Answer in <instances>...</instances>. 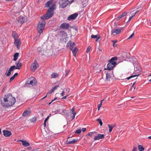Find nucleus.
Returning <instances> with one entry per match:
<instances>
[{
    "label": "nucleus",
    "mask_w": 151,
    "mask_h": 151,
    "mask_svg": "<svg viewBox=\"0 0 151 151\" xmlns=\"http://www.w3.org/2000/svg\"><path fill=\"white\" fill-rule=\"evenodd\" d=\"M138 148L139 151H143L144 150V148L142 146L140 145H139L138 146Z\"/></svg>",
    "instance_id": "27"
},
{
    "label": "nucleus",
    "mask_w": 151,
    "mask_h": 151,
    "mask_svg": "<svg viewBox=\"0 0 151 151\" xmlns=\"http://www.w3.org/2000/svg\"><path fill=\"white\" fill-rule=\"evenodd\" d=\"M82 129L83 132H85L86 130V128H82Z\"/></svg>",
    "instance_id": "49"
},
{
    "label": "nucleus",
    "mask_w": 151,
    "mask_h": 151,
    "mask_svg": "<svg viewBox=\"0 0 151 151\" xmlns=\"http://www.w3.org/2000/svg\"><path fill=\"white\" fill-rule=\"evenodd\" d=\"M117 58L116 57H112L109 61V63L107 64V69L111 70L115 67L116 64L115 60H117Z\"/></svg>",
    "instance_id": "5"
},
{
    "label": "nucleus",
    "mask_w": 151,
    "mask_h": 151,
    "mask_svg": "<svg viewBox=\"0 0 151 151\" xmlns=\"http://www.w3.org/2000/svg\"><path fill=\"white\" fill-rule=\"evenodd\" d=\"M31 112V111L30 110H27L23 113L22 115L23 116L27 117L30 115Z\"/></svg>",
    "instance_id": "17"
},
{
    "label": "nucleus",
    "mask_w": 151,
    "mask_h": 151,
    "mask_svg": "<svg viewBox=\"0 0 151 151\" xmlns=\"http://www.w3.org/2000/svg\"><path fill=\"white\" fill-rule=\"evenodd\" d=\"M19 53H16L14 55V60L15 61H16L17 59L18 56H19Z\"/></svg>",
    "instance_id": "26"
},
{
    "label": "nucleus",
    "mask_w": 151,
    "mask_h": 151,
    "mask_svg": "<svg viewBox=\"0 0 151 151\" xmlns=\"http://www.w3.org/2000/svg\"><path fill=\"white\" fill-rule=\"evenodd\" d=\"M37 120V118L36 117H33L32 119V122L33 123L35 122Z\"/></svg>",
    "instance_id": "37"
},
{
    "label": "nucleus",
    "mask_w": 151,
    "mask_h": 151,
    "mask_svg": "<svg viewBox=\"0 0 151 151\" xmlns=\"http://www.w3.org/2000/svg\"><path fill=\"white\" fill-rule=\"evenodd\" d=\"M58 74L55 73H53L51 75V78H56L58 77Z\"/></svg>",
    "instance_id": "28"
},
{
    "label": "nucleus",
    "mask_w": 151,
    "mask_h": 151,
    "mask_svg": "<svg viewBox=\"0 0 151 151\" xmlns=\"http://www.w3.org/2000/svg\"><path fill=\"white\" fill-rule=\"evenodd\" d=\"M22 143L23 146L25 147L29 146V143L26 140H19Z\"/></svg>",
    "instance_id": "18"
},
{
    "label": "nucleus",
    "mask_w": 151,
    "mask_h": 151,
    "mask_svg": "<svg viewBox=\"0 0 151 151\" xmlns=\"http://www.w3.org/2000/svg\"><path fill=\"white\" fill-rule=\"evenodd\" d=\"M111 78V76H110V74L109 73H107L106 75V81H109L110 80V79Z\"/></svg>",
    "instance_id": "25"
},
{
    "label": "nucleus",
    "mask_w": 151,
    "mask_h": 151,
    "mask_svg": "<svg viewBox=\"0 0 151 151\" xmlns=\"http://www.w3.org/2000/svg\"><path fill=\"white\" fill-rule=\"evenodd\" d=\"M98 48L100 51H101V50L100 49V48L98 47Z\"/></svg>",
    "instance_id": "57"
},
{
    "label": "nucleus",
    "mask_w": 151,
    "mask_h": 151,
    "mask_svg": "<svg viewBox=\"0 0 151 151\" xmlns=\"http://www.w3.org/2000/svg\"><path fill=\"white\" fill-rule=\"evenodd\" d=\"M104 135L103 134H99L97 136H95L94 137L95 140H99L100 139H102L104 137Z\"/></svg>",
    "instance_id": "16"
},
{
    "label": "nucleus",
    "mask_w": 151,
    "mask_h": 151,
    "mask_svg": "<svg viewBox=\"0 0 151 151\" xmlns=\"http://www.w3.org/2000/svg\"><path fill=\"white\" fill-rule=\"evenodd\" d=\"M108 125L109 127V132H110L112 131L113 128L115 126V125L114 124L109 125L108 124Z\"/></svg>",
    "instance_id": "22"
},
{
    "label": "nucleus",
    "mask_w": 151,
    "mask_h": 151,
    "mask_svg": "<svg viewBox=\"0 0 151 151\" xmlns=\"http://www.w3.org/2000/svg\"><path fill=\"white\" fill-rule=\"evenodd\" d=\"M148 138L149 139H151V136L149 137Z\"/></svg>",
    "instance_id": "56"
},
{
    "label": "nucleus",
    "mask_w": 151,
    "mask_h": 151,
    "mask_svg": "<svg viewBox=\"0 0 151 151\" xmlns=\"http://www.w3.org/2000/svg\"><path fill=\"white\" fill-rule=\"evenodd\" d=\"M68 96L67 95L66 96H65L64 97H63L62 98V99H66V98H67V96Z\"/></svg>",
    "instance_id": "53"
},
{
    "label": "nucleus",
    "mask_w": 151,
    "mask_h": 151,
    "mask_svg": "<svg viewBox=\"0 0 151 151\" xmlns=\"http://www.w3.org/2000/svg\"><path fill=\"white\" fill-rule=\"evenodd\" d=\"M135 15V14H134L133 15H132V16L130 17L129 19V20H128V21H130L131 20V19L132 18V17L134 16Z\"/></svg>",
    "instance_id": "48"
},
{
    "label": "nucleus",
    "mask_w": 151,
    "mask_h": 151,
    "mask_svg": "<svg viewBox=\"0 0 151 151\" xmlns=\"http://www.w3.org/2000/svg\"><path fill=\"white\" fill-rule=\"evenodd\" d=\"M91 37L92 38H96V41H98V40L100 38V37L99 35L98 36H97V35H91Z\"/></svg>",
    "instance_id": "23"
},
{
    "label": "nucleus",
    "mask_w": 151,
    "mask_h": 151,
    "mask_svg": "<svg viewBox=\"0 0 151 151\" xmlns=\"http://www.w3.org/2000/svg\"><path fill=\"white\" fill-rule=\"evenodd\" d=\"M49 116H48L45 119V120L44 121V127H46V122L47 121V120H48V119H49Z\"/></svg>",
    "instance_id": "29"
},
{
    "label": "nucleus",
    "mask_w": 151,
    "mask_h": 151,
    "mask_svg": "<svg viewBox=\"0 0 151 151\" xmlns=\"http://www.w3.org/2000/svg\"><path fill=\"white\" fill-rule=\"evenodd\" d=\"M78 16V14L75 13L69 16L68 18V20H72L75 19Z\"/></svg>",
    "instance_id": "12"
},
{
    "label": "nucleus",
    "mask_w": 151,
    "mask_h": 151,
    "mask_svg": "<svg viewBox=\"0 0 151 151\" xmlns=\"http://www.w3.org/2000/svg\"><path fill=\"white\" fill-rule=\"evenodd\" d=\"M149 76H151V74H150L149 75Z\"/></svg>",
    "instance_id": "63"
},
{
    "label": "nucleus",
    "mask_w": 151,
    "mask_h": 151,
    "mask_svg": "<svg viewBox=\"0 0 151 151\" xmlns=\"http://www.w3.org/2000/svg\"><path fill=\"white\" fill-rule=\"evenodd\" d=\"M39 67L38 63H37V61L35 60L34 62L31 65V69L32 71H35V70Z\"/></svg>",
    "instance_id": "6"
},
{
    "label": "nucleus",
    "mask_w": 151,
    "mask_h": 151,
    "mask_svg": "<svg viewBox=\"0 0 151 151\" xmlns=\"http://www.w3.org/2000/svg\"><path fill=\"white\" fill-rule=\"evenodd\" d=\"M121 32V30L120 29H113L111 30V32L112 34L115 33L116 35L119 34Z\"/></svg>",
    "instance_id": "19"
},
{
    "label": "nucleus",
    "mask_w": 151,
    "mask_h": 151,
    "mask_svg": "<svg viewBox=\"0 0 151 151\" xmlns=\"http://www.w3.org/2000/svg\"><path fill=\"white\" fill-rule=\"evenodd\" d=\"M134 97H135V96H133V97H131V98L133 99V98H134Z\"/></svg>",
    "instance_id": "61"
},
{
    "label": "nucleus",
    "mask_w": 151,
    "mask_h": 151,
    "mask_svg": "<svg viewBox=\"0 0 151 151\" xmlns=\"http://www.w3.org/2000/svg\"><path fill=\"white\" fill-rule=\"evenodd\" d=\"M54 92L53 90H52V89L51 90H50V91H49V92L47 93V95L49 94L50 93H52V92Z\"/></svg>",
    "instance_id": "44"
},
{
    "label": "nucleus",
    "mask_w": 151,
    "mask_h": 151,
    "mask_svg": "<svg viewBox=\"0 0 151 151\" xmlns=\"http://www.w3.org/2000/svg\"><path fill=\"white\" fill-rule=\"evenodd\" d=\"M96 133V132H90L88 133V135L92 137V135L95 133Z\"/></svg>",
    "instance_id": "38"
},
{
    "label": "nucleus",
    "mask_w": 151,
    "mask_h": 151,
    "mask_svg": "<svg viewBox=\"0 0 151 151\" xmlns=\"http://www.w3.org/2000/svg\"><path fill=\"white\" fill-rule=\"evenodd\" d=\"M138 9H139V10H137L134 14H135L137 13L138 12H141L142 11V7H141L140 8H138Z\"/></svg>",
    "instance_id": "33"
},
{
    "label": "nucleus",
    "mask_w": 151,
    "mask_h": 151,
    "mask_svg": "<svg viewBox=\"0 0 151 151\" xmlns=\"http://www.w3.org/2000/svg\"><path fill=\"white\" fill-rule=\"evenodd\" d=\"M51 4V2L50 1H49L45 4V6L46 7H48L50 6Z\"/></svg>",
    "instance_id": "30"
},
{
    "label": "nucleus",
    "mask_w": 151,
    "mask_h": 151,
    "mask_svg": "<svg viewBox=\"0 0 151 151\" xmlns=\"http://www.w3.org/2000/svg\"><path fill=\"white\" fill-rule=\"evenodd\" d=\"M112 41L114 44H115V43H116L117 42V40H113Z\"/></svg>",
    "instance_id": "50"
},
{
    "label": "nucleus",
    "mask_w": 151,
    "mask_h": 151,
    "mask_svg": "<svg viewBox=\"0 0 151 151\" xmlns=\"http://www.w3.org/2000/svg\"><path fill=\"white\" fill-rule=\"evenodd\" d=\"M45 21L43 19H42L39 21L37 25V29L40 34H41L43 32L45 29Z\"/></svg>",
    "instance_id": "4"
},
{
    "label": "nucleus",
    "mask_w": 151,
    "mask_h": 151,
    "mask_svg": "<svg viewBox=\"0 0 151 151\" xmlns=\"http://www.w3.org/2000/svg\"><path fill=\"white\" fill-rule=\"evenodd\" d=\"M2 132L4 136L6 137H9L12 134L11 132L8 130H3Z\"/></svg>",
    "instance_id": "14"
},
{
    "label": "nucleus",
    "mask_w": 151,
    "mask_h": 151,
    "mask_svg": "<svg viewBox=\"0 0 151 151\" xmlns=\"http://www.w3.org/2000/svg\"><path fill=\"white\" fill-rule=\"evenodd\" d=\"M127 14V12H124L121 15L123 17L125 16Z\"/></svg>",
    "instance_id": "42"
},
{
    "label": "nucleus",
    "mask_w": 151,
    "mask_h": 151,
    "mask_svg": "<svg viewBox=\"0 0 151 151\" xmlns=\"http://www.w3.org/2000/svg\"><path fill=\"white\" fill-rule=\"evenodd\" d=\"M16 66L13 65L11 66L9 69H7L5 74L6 76H9L11 74V72L14 69H16Z\"/></svg>",
    "instance_id": "9"
},
{
    "label": "nucleus",
    "mask_w": 151,
    "mask_h": 151,
    "mask_svg": "<svg viewBox=\"0 0 151 151\" xmlns=\"http://www.w3.org/2000/svg\"><path fill=\"white\" fill-rule=\"evenodd\" d=\"M134 33H133L127 39H130L132 38L134 36Z\"/></svg>",
    "instance_id": "41"
},
{
    "label": "nucleus",
    "mask_w": 151,
    "mask_h": 151,
    "mask_svg": "<svg viewBox=\"0 0 151 151\" xmlns=\"http://www.w3.org/2000/svg\"><path fill=\"white\" fill-rule=\"evenodd\" d=\"M12 36L14 39L15 40L19 39V36L14 31L12 32Z\"/></svg>",
    "instance_id": "20"
},
{
    "label": "nucleus",
    "mask_w": 151,
    "mask_h": 151,
    "mask_svg": "<svg viewBox=\"0 0 151 151\" xmlns=\"http://www.w3.org/2000/svg\"><path fill=\"white\" fill-rule=\"evenodd\" d=\"M59 3L62 8H64L68 4V0H60Z\"/></svg>",
    "instance_id": "7"
},
{
    "label": "nucleus",
    "mask_w": 151,
    "mask_h": 151,
    "mask_svg": "<svg viewBox=\"0 0 151 151\" xmlns=\"http://www.w3.org/2000/svg\"><path fill=\"white\" fill-rule=\"evenodd\" d=\"M68 73H69V71H67L66 73V75H67L68 74Z\"/></svg>",
    "instance_id": "55"
},
{
    "label": "nucleus",
    "mask_w": 151,
    "mask_h": 151,
    "mask_svg": "<svg viewBox=\"0 0 151 151\" xmlns=\"http://www.w3.org/2000/svg\"><path fill=\"white\" fill-rule=\"evenodd\" d=\"M44 52V51L41 50H38V53L40 55H43Z\"/></svg>",
    "instance_id": "35"
},
{
    "label": "nucleus",
    "mask_w": 151,
    "mask_h": 151,
    "mask_svg": "<svg viewBox=\"0 0 151 151\" xmlns=\"http://www.w3.org/2000/svg\"><path fill=\"white\" fill-rule=\"evenodd\" d=\"M16 21L19 23H23L26 21V20L25 17L21 16L17 19Z\"/></svg>",
    "instance_id": "10"
},
{
    "label": "nucleus",
    "mask_w": 151,
    "mask_h": 151,
    "mask_svg": "<svg viewBox=\"0 0 151 151\" xmlns=\"http://www.w3.org/2000/svg\"><path fill=\"white\" fill-rule=\"evenodd\" d=\"M47 95H46V96L45 97H43V99H44V98H46V97H47Z\"/></svg>",
    "instance_id": "60"
},
{
    "label": "nucleus",
    "mask_w": 151,
    "mask_h": 151,
    "mask_svg": "<svg viewBox=\"0 0 151 151\" xmlns=\"http://www.w3.org/2000/svg\"><path fill=\"white\" fill-rule=\"evenodd\" d=\"M75 109L73 107L71 110H70V112H71V115H72V114H74V113H76L75 112Z\"/></svg>",
    "instance_id": "32"
},
{
    "label": "nucleus",
    "mask_w": 151,
    "mask_h": 151,
    "mask_svg": "<svg viewBox=\"0 0 151 151\" xmlns=\"http://www.w3.org/2000/svg\"><path fill=\"white\" fill-rule=\"evenodd\" d=\"M60 32L61 33H62V32L63 33V32H64V31H61Z\"/></svg>",
    "instance_id": "59"
},
{
    "label": "nucleus",
    "mask_w": 151,
    "mask_h": 151,
    "mask_svg": "<svg viewBox=\"0 0 151 151\" xmlns=\"http://www.w3.org/2000/svg\"><path fill=\"white\" fill-rule=\"evenodd\" d=\"M137 148L136 147L134 146L132 151H137Z\"/></svg>",
    "instance_id": "47"
},
{
    "label": "nucleus",
    "mask_w": 151,
    "mask_h": 151,
    "mask_svg": "<svg viewBox=\"0 0 151 151\" xmlns=\"http://www.w3.org/2000/svg\"><path fill=\"white\" fill-rule=\"evenodd\" d=\"M149 81L150 82H151V79H150L149 80Z\"/></svg>",
    "instance_id": "62"
},
{
    "label": "nucleus",
    "mask_w": 151,
    "mask_h": 151,
    "mask_svg": "<svg viewBox=\"0 0 151 151\" xmlns=\"http://www.w3.org/2000/svg\"><path fill=\"white\" fill-rule=\"evenodd\" d=\"M59 86H54V88H52V89L53 90V91H54L55 89H57V88L59 87Z\"/></svg>",
    "instance_id": "46"
},
{
    "label": "nucleus",
    "mask_w": 151,
    "mask_h": 151,
    "mask_svg": "<svg viewBox=\"0 0 151 151\" xmlns=\"http://www.w3.org/2000/svg\"><path fill=\"white\" fill-rule=\"evenodd\" d=\"M69 24L68 23H64L61 24L60 26V28L62 29H67L69 27Z\"/></svg>",
    "instance_id": "11"
},
{
    "label": "nucleus",
    "mask_w": 151,
    "mask_h": 151,
    "mask_svg": "<svg viewBox=\"0 0 151 151\" xmlns=\"http://www.w3.org/2000/svg\"><path fill=\"white\" fill-rule=\"evenodd\" d=\"M76 114V113H74V114H72V115H71L70 117L72 118V119H74L75 117V116Z\"/></svg>",
    "instance_id": "39"
},
{
    "label": "nucleus",
    "mask_w": 151,
    "mask_h": 151,
    "mask_svg": "<svg viewBox=\"0 0 151 151\" xmlns=\"http://www.w3.org/2000/svg\"><path fill=\"white\" fill-rule=\"evenodd\" d=\"M55 4H52L48 9L45 14L41 17V19H47L50 18L53 15V11L55 9Z\"/></svg>",
    "instance_id": "2"
},
{
    "label": "nucleus",
    "mask_w": 151,
    "mask_h": 151,
    "mask_svg": "<svg viewBox=\"0 0 151 151\" xmlns=\"http://www.w3.org/2000/svg\"><path fill=\"white\" fill-rule=\"evenodd\" d=\"M90 48H91V47L90 46H89L87 47L86 50V52L87 53H88L89 52Z\"/></svg>",
    "instance_id": "43"
},
{
    "label": "nucleus",
    "mask_w": 151,
    "mask_h": 151,
    "mask_svg": "<svg viewBox=\"0 0 151 151\" xmlns=\"http://www.w3.org/2000/svg\"><path fill=\"white\" fill-rule=\"evenodd\" d=\"M1 129H0V134H1Z\"/></svg>",
    "instance_id": "58"
},
{
    "label": "nucleus",
    "mask_w": 151,
    "mask_h": 151,
    "mask_svg": "<svg viewBox=\"0 0 151 151\" xmlns=\"http://www.w3.org/2000/svg\"><path fill=\"white\" fill-rule=\"evenodd\" d=\"M104 99H103V100H101L100 101V103H101V104H102V102L104 101Z\"/></svg>",
    "instance_id": "54"
},
{
    "label": "nucleus",
    "mask_w": 151,
    "mask_h": 151,
    "mask_svg": "<svg viewBox=\"0 0 151 151\" xmlns=\"http://www.w3.org/2000/svg\"><path fill=\"white\" fill-rule=\"evenodd\" d=\"M113 46H114V44H113Z\"/></svg>",
    "instance_id": "64"
},
{
    "label": "nucleus",
    "mask_w": 151,
    "mask_h": 151,
    "mask_svg": "<svg viewBox=\"0 0 151 151\" xmlns=\"http://www.w3.org/2000/svg\"><path fill=\"white\" fill-rule=\"evenodd\" d=\"M16 99L10 94L5 95L1 99V104L3 106L9 107L13 105Z\"/></svg>",
    "instance_id": "1"
},
{
    "label": "nucleus",
    "mask_w": 151,
    "mask_h": 151,
    "mask_svg": "<svg viewBox=\"0 0 151 151\" xmlns=\"http://www.w3.org/2000/svg\"><path fill=\"white\" fill-rule=\"evenodd\" d=\"M96 121H98L99 122L101 126L102 125L103 123H102V120L101 119H100V118L97 119L96 120Z\"/></svg>",
    "instance_id": "31"
},
{
    "label": "nucleus",
    "mask_w": 151,
    "mask_h": 151,
    "mask_svg": "<svg viewBox=\"0 0 151 151\" xmlns=\"http://www.w3.org/2000/svg\"><path fill=\"white\" fill-rule=\"evenodd\" d=\"M64 93V91H62V93H61V95H62V96H63Z\"/></svg>",
    "instance_id": "52"
},
{
    "label": "nucleus",
    "mask_w": 151,
    "mask_h": 151,
    "mask_svg": "<svg viewBox=\"0 0 151 151\" xmlns=\"http://www.w3.org/2000/svg\"><path fill=\"white\" fill-rule=\"evenodd\" d=\"M66 47H69V49L72 51L73 55L75 57L76 54L78 51V49L76 47L75 44L74 42H72L71 41H69L67 44Z\"/></svg>",
    "instance_id": "3"
},
{
    "label": "nucleus",
    "mask_w": 151,
    "mask_h": 151,
    "mask_svg": "<svg viewBox=\"0 0 151 151\" xmlns=\"http://www.w3.org/2000/svg\"><path fill=\"white\" fill-rule=\"evenodd\" d=\"M77 141V139H68L67 140V141L68 142V144H74Z\"/></svg>",
    "instance_id": "21"
},
{
    "label": "nucleus",
    "mask_w": 151,
    "mask_h": 151,
    "mask_svg": "<svg viewBox=\"0 0 151 151\" xmlns=\"http://www.w3.org/2000/svg\"><path fill=\"white\" fill-rule=\"evenodd\" d=\"M123 17L121 15H119L116 18V20H119L121 18H122Z\"/></svg>",
    "instance_id": "40"
},
{
    "label": "nucleus",
    "mask_w": 151,
    "mask_h": 151,
    "mask_svg": "<svg viewBox=\"0 0 151 151\" xmlns=\"http://www.w3.org/2000/svg\"><path fill=\"white\" fill-rule=\"evenodd\" d=\"M102 104L101 103H100L98 105V110H99V109L101 107V106L102 105Z\"/></svg>",
    "instance_id": "45"
},
{
    "label": "nucleus",
    "mask_w": 151,
    "mask_h": 151,
    "mask_svg": "<svg viewBox=\"0 0 151 151\" xmlns=\"http://www.w3.org/2000/svg\"><path fill=\"white\" fill-rule=\"evenodd\" d=\"M139 75H132V76H129V77H128V78H127V79L128 80H129V79L134 77H136V76H138Z\"/></svg>",
    "instance_id": "34"
},
{
    "label": "nucleus",
    "mask_w": 151,
    "mask_h": 151,
    "mask_svg": "<svg viewBox=\"0 0 151 151\" xmlns=\"http://www.w3.org/2000/svg\"><path fill=\"white\" fill-rule=\"evenodd\" d=\"M18 75V73H16L14 75L11 77L10 79L9 82H11L15 78V77L17 76Z\"/></svg>",
    "instance_id": "24"
},
{
    "label": "nucleus",
    "mask_w": 151,
    "mask_h": 151,
    "mask_svg": "<svg viewBox=\"0 0 151 151\" xmlns=\"http://www.w3.org/2000/svg\"><path fill=\"white\" fill-rule=\"evenodd\" d=\"M14 43L18 49L19 50L20 48V46L21 44L20 40L19 39H18L15 40L14 41Z\"/></svg>",
    "instance_id": "13"
},
{
    "label": "nucleus",
    "mask_w": 151,
    "mask_h": 151,
    "mask_svg": "<svg viewBox=\"0 0 151 151\" xmlns=\"http://www.w3.org/2000/svg\"><path fill=\"white\" fill-rule=\"evenodd\" d=\"M15 64L16 65V69L20 70L22 66V63L19 61H18L15 62Z\"/></svg>",
    "instance_id": "15"
},
{
    "label": "nucleus",
    "mask_w": 151,
    "mask_h": 151,
    "mask_svg": "<svg viewBox=\"0 0 151 151\" xmlns=\"http://www.w3.org/2000/svg\"><path fill=\"white\" fill-rule=\"evenodd\" d=\"M81 132V129H77L75 132L76 133L80 134Z\"/></svg>",
    "instance_id": "36"
},
{
    "label": "nucleus",
    "mask_w": 151,
    "mask_h": 151,
    "mask_svg": "<svg viewBox=\"0 0 151 151\" xmlns=\"http://www.w3.org/2000/svg\"><path fill=\"white\" fill-rule=\"evenodd\" d=\"M57 98H55V99L53 100H52V101L51 102H50V103L49 104V105H50V104L51 103H52V102L53 101H55V100L56 99H57Z\"/></svg>",
    "instance_id": "51"
},
{
    "label": "nucleus",
    "mask_w": 151,
    "mask_h": 151,
    "mask_svg": "<svg viewBox=\"0 0 151 151\" xmlns=\"http://www.w3.org/2000/svg\"><path fill=\"white\" fill-rule=\"evenodd\" d=\"M36 81L35 78L33 77H32L29 78L27 81V83L29 84H30L32 86L35 85L36 83Z\"/></svg>",
    "instance_id": "8"
}]
</instances>
